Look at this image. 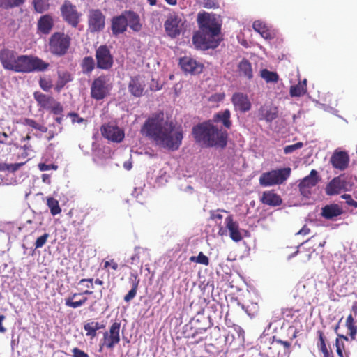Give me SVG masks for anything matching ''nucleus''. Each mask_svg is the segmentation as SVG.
<instances>
[{"instance_id": "nucleus-53", "label": "nucleus", "mask_w": 357, "mask_h": 357, "mask_svg": "<svg viewBox=\"0 0 357 357\" xmlns=\"http://www.w3.org/2000/svg\"><path fill=\"white\" fill-rule=\"evenodd\" d=\"M137 289L132 288L128 291V293L125 296L124 301L126 302H130L132 299H133L137 294Z\"/></svg>"}, {"instance_id": "nucleus-14", "label": "nucleus", "mask_w": 357, "mask_h": 357, "mask_svg": "<svg viewBox=\"0 0 357 357\" xmlns=\"http://www.w3.org/2000/svg\"><path fill=\"white\" fill-rule=\"evenodd\" d=\"M105 17L100 10H92L89 14V30L91 32H98L105 27Z\"/></svg>"}, {"instance_id": "nucleus-29", "label": "nucleus", "mask_w": 357, "mask_h": 357, "mask_svg": "<svg viewBox=\"0 0 357 357\" xmlns=\"http://www.w3.org/2000/svg\"><path fill=\"white\" fill-rule=\"evenodd\" d=\"M307 92V80L299 82L297 84L292 85L289 89V94L291 97H301Z\"/></svg>"}, {"instance_id": "nucleus-60", "label": "nucleus", "mask_w": 357, "mask_h": 357, "mask_svg": "<svg viewBox=\"0 0 357 357\" xmlns=\"http://www.w3.org/2000/svg\"><path fill=\"white\" fill-rule=\"evenodd\" d=\"M109 266H111V268L113 270H117L119 265L116 262L114 261V260H111L110 261H106L104 263V268H107Z\"/></svg>"}, {"instance_id": "nucleus-44", "label": "nucleus", "mask_w": 357, "mask_h": 357, "mask_svg": "<svg viewBox=\"0 0 357 357\" xmlns=\"http://www.w3.org/2000/svg\"><path fill=\"white\" fill-rule=\"evenodd\" d=\"M303 146V143L299 142H297L294 144L286 146L284 148V152L285 154H290V153H293L294 151H295L296 150L301 149Z\"/></svg>"}, {"instance_id": "nucleus-56", "label": "nucleus", "mask_w": 357, "mask_h": 357, "mask_svg": "<svg viewBox=\"0 0 357 357\" xmlns=\"http://www.w3.org/2000/svg\"><path fill=\"white\" fill-rule=\"evenodd\" d=\"M69 116L71 118V121H72L73 123H83L85 121V120L83 118L79 116V115L77 114L70 113Z\"/></svg>"}, {"instance_id": "nucleus-1", "label": "nucleus", "mask_w": 357, "mask_h": 357, "mask_svg": "<svg viewBox=\"0 0 357 357\" xmlns=\"http://www.w3.org/2000/svg\"><path fill=\"white\" fill-rule=\"evenodd\" d=\"M141 133L156 146L169 151L178 150L183 138L182 129L165 120L162 112L150 116L142 127Z\"/></svg>"}, {"instance_id": "nucleus-36", "label": "nucleus", "mask_w": 357, "mask_h": 357, "mask_svg": "<svg viewBox=\"0 0 357 357\" xmlns=\"http://www.w3.org/2000/svg\"><path fill=\"white\" fill-rule=\"evenodd\" d=\"M32 5L34 10L38 13H43L50 8L49 0H33Z\"/></svg>"}, {"instance_id": "nucleus-8", "label": "nucleus", "mask_w": 357, "mask_h": 357, "mask_svg": "<svg viewBox=\"0 0 357 357\" xmlns=\"http://www.w3.org/2000/svg\"><path fill=\"white\" fill-rule=\"evenodd\" d=\"M96 66L101 70H107L112 68L114 56L110 49L105 45H100L96 50Z\"/></svg>"}, {"instance_id": "nucleus-6", "label": "nucleus", "mask_w": 357, "mask_h": 357, "mask_svg": "<svg viewBox=\"0 0 357 357\" xmlns=\"http://www.w3.org/2000/svg\"><path fill=\"white\" fill-rule=\"evenodd\" d=\"M291 168L284 167L263 173L259 177L262 186H273L283 183L290 176Z\"/></svg>"}, {"instance_id": "nucleus-33", "label": "nucleus", "mask_w": 357, "mask_h": 357, "mask_svg": "<svg viewBox=\"0 0 357 357\" xmlns=\"http://www.w3.org/2000/svg\"><path fill=\"white\" fill-rule=\"evenodd\" d=\"M95 61L91 56H86L83 59L81 66L82 73L86 75L91 73L95 68Z\"/></svg>"}, {"instance_id": "nucleus-61", "label": "nucleus", "mask_w": 357, "mask_h": 357, "mask_svg": "<svg viewBox=\"0 0 357 357\" xmlns=\"http://www.w3.org/2000/svg\"><path fill=\"white\" fill-rule=\"evenodd\" d=\"M24 163L8 164V172H14L17 171Z\"/></svg>"}, {"instance_id": "nucleus-59", "label": "nucleus", "mask_w": 357, "mask_h": 357, "mask_svg": "<svg viewBox=\"0 0 357 357\" xmlns=\"http://www.w3.org/2000/svg\"><path fill=\"white\" fill-rule=\"evenodd\" d=\"M349 331V335L351 340H355L357 333V326L356 325L349 326L347 327Z\"/></svg>"}, {"instance_id": "nucleus-30", "label": "nucleus", "mask_w": 357, "mask_h": 357, "mask_svg": "<svg viewBox=\"0 0 357 357\" xmlns=\"http://www.w3.org/2000/svg\"><path fill=\"white\" fill-rule=\"evenodd\" d=\"M34 98L41 107L47 109H50L54 102L52 97L41 93H35Z\"/></svg>"}, {"instance_id": "nucleus-21", "label": "nucleus", "mask_w": 357, "mask_h": 357, "mask_svg": "<svg viewBox=\"0 0 357 357\" xmlns=\"http://www.w3.org/2000/svg\"><path fill=\"white\" fill-rule=\"evenodd\" d=\"M349 162V155L343 151L335 152L331 158L333 166L340 170H344L348 167Z\"/></svg>"}, {"instance_id": "nucleus-62", "label": "nucleus", "mask_w": 357, "mask_h": 357, "mask_svg": "<svg viewBox=\"0 0 357 357\" xmlns=\"http://www.w3.org/2000/svg\"><path fill=\"white\" fill-rule=\"evenodd\" d=\"M218 227H219V229H218V235L220 236H226L228 233V229L227 228V227L225 226V227H224L222 225H218Z\"/></svg>"}, {"instance_id": "nucleus-46", "label": "nucleus", "mask_w": 357, "mask_h": 357, "mask_svg": "<svg viewBox=\"0 0 357 357\" xmlns=\"http://www.w3.org/2000/svg\"><path fill=\"white\" fill-rule=\"evenodd\" d=\"M335 346L336 351L339 357H349L347 354H344V343L341 342L339 339L336 340Z\"/></svg>"}, {"instance_id": "nucleus-52", "label": "nucleus", "mask_w": 357, "mask_h": 357, "mask_svg": "<svg viewBox=\"0 0 357 357\" xmlns=\"http://www.w3.org/2000/svg\"><path fill=\"white\" fill-rule=\"evenodd\" d=\"M40 86L46 91H48L52 88V83L50 80L46 79H40Z\"/></svg>"}, {"instance_id": "nucleus-23", "label": "nucleus", "mask_w": 357, "mask_h": 357, "mask_svg": "<svg viewBox=\"0 0 357 357\" xmlns=\"http://www.w3.org/2000/svg\"><path fill=\"white\" fill-rule=\"evenodd\" d=\"M125 17L129 26L134 31H139L142 29V24L139 15L133 11H125Z\"/></svg>"}, {"instance_id": "nucleus-12", "label": "nucleus", "mask_w": 357, "mask_h": 357, "mask_svg": "<svg viewBox=\"0 0 357 357\" xmlns=\"http://www.w3.org/2000/svg\"><path fill=\"white\" fill-rule=\"evenodd\" d=\"M225 225L228 229L229 237L234 242H239L244 238V236H248V231L241 229L239 227V224L238 222L234 220L233 215H229L225 218Z\"/></svg>"}, {"instance_id": "nucleus-19", "label": "nucleus", "mask_w": 357, "mask_h": 357, "mask_svg": "<svg viewBox=\"0 0 357 357\" xmlns=\"http://www.w3.org/2000/svg\"><path fill=\"white\" fill-rule=\"evenodd\" d=\"M253 29L266 40H271L275 36V31L261 20H256L252 24Z\"/></svg>"}, {"instance_id": "nucleus-64", "label": "nucleus", "mask_w": 357, "mask_h": 357, "mask_svg": "<svg viewBox=\"0 0 357 357\" xmlns=\"http://www.w3.org/2000/svg\"><path fill=\"white\" fill-rule=\"evenodd\" d=\"M275 342L284 346V348L288 349L291 346V343L288 341H283L281 340H275Z\"/></svg>"}, {"instance_id": "nucleus-13", "label": "nucleus", "mask_w": 357, "mask_h": 357, "mask_svg": "<svg viewBox=\"0 0 357 357\" xmlns=\"http://www.w3.org/2000/svg\"><path fill=\"white\" fill-rule=\"evenodd\" d=\"M62 16L64 20L73 27H76L79 21L80 14L76 10L75 6H73L70 1H66L61 8Z\"/></svg>"}, {"instance_id": "nucleus-15", "label": "nucleus", "mask_w": 357, "mask_h": 357, "mask_svg": "<svg viewBox=\"0 0 357 357\" xmlns=\"http://www.w3.org/2000/svg\"><path fill=\"white\" fill-rule=\"evenodd\" d=\"M101 132L104 137L114 142H120L124 138V132L119 127L107 124L102 126Z\"/></svg>"}, {"instance_id": "nucleus-22", "label": "nucleus", "mask_w": 357, "mask_h": 357, "mask_svg": "<svg viewBox=\"0 0 357 357\" xmlns=\"http://www.w3.org/2000/svg\"><path fill=\"white\" fill-rule=\"evenodd\" d=\"M127 22L125 17L124 12L116 17H113L112 20V31L114 35H119L124 33L127 29Z\"/></svg>"}, {"instance_id": "nucleus-10", "label": "nucleus", "mask_w": 357, "mask_h": 357, "mask_svg": "<svg viewBox=\"0 0 357 357\" xmlns=\"http://www.w3.org/2000/svg\"><path fill=\"white\" fill-rule=\"evenodd\" d=\"M120 327L119 322H114L109 328V332H105L103 338L101 340L100 347H105L108 349H113L120 342Z\"/></svg>"}, {"instance_id": "nucleus-3", "label": "nucleus", "mask_w": 357, "mask_h": 357, "mask_svg": "<svg viewBox=\"0 0 357 357\" xmlns=\"http://www.w3.org/2000/svg\"><path fill=\"white\" fill-rule=\"evenodd\" d=\"M0 62L4 69L16 73H30L43 72L49 63L33 55H17L13 51L3 50L0 52Z\"/></svg>"}, {"instance_id": "nucleus-38", "label": "nucleus", "mask_w": 357, "mask_h": 357, "mask_svg": "<svg viewBox=\"0 0 357 357\" xmlns=\"http://www.w3.org/2000/svg\"><path fill=\"white\" fill-rule=\"evenodd\" d=\"M222 213H227V211L220 209L210 211V218L215 222V225H222V220L223 218Z\"/></svg>"}, {"instance_id": "nucleus-25", "label": "nucleus", "mask_w": 357, "mask_h": 357, "mask_svg": "<svg viewBox=\"0 0 357 357\" xmlns=\"http://www.w3.org/2000/svg\"><path fill=\"white\" fill-rule=\"evenodd\" d=\"M38 29L43 33L47 34L50 32L53 27V19L50 15H45L40 17L38 21Z\"/></svg>"}, {"instance_id": "nucleus-58", "label": "nucleus", "mask_w": 357, "mask_h": 357, "mask_svg": "<svg viewBox=\"0 0 357 357\" xmlns=\"http://www.w3.org/2000/svg\"><path fill=\"white\" fill-rule=\"evenodd\" d=\"M63 121V116H56L55 118V123H57V128L55 129V132L56 133H60L61 131H62V126H61V122Z\"/></svg>"}, {"instance_id": "nucleus-16", "label": "nucleus", "mask_w": 357, "mask_h": 357, "mask_svg": "<svg viewBox=\"0 0 357 357\" xmlns=\"http://www.w3.org/2000/svg\"><path fill=\"white\" fill-rule=\"evenodd\" d=\"M179 64L185 73L192 75L199 74L203 69V65L201 63L189 56L180 59Z\"/></svg>"}, {"instance_id": "nucleus-32", "label": "nucleus", "mask_w": 357, "mask_h": 357, "mask_svg": "<svg viewBox=\"0 0 357 357\" xmlns=\"http://www.w3.org/2000/svg\"><path fill=\"white\" fill-rule=\"evenodd\" d=\"M239 72L241 75L250 79L253 77L251 63L246 59H243L238 64Z\"/></svg>"}, {"instance_id": "nucleus-50", "label": "nucleus", "mask_w": 357, "mask_h": 357, "mask_svg": "<svg viewBox=\"0 0 357 357\" xmlns=\"http://www.w3.org/2000/svg\"><path fill=\"white\" fill-rule=\"evenodd\" d=\"M52 112L56 115L61 114L63 112V107L60 103L56 102L55 101L52 103V106L50 107Z\"/></svg>"}, {"instance_id": "nucleus-39", "label": "nucleus", "mask_w": 357, "mask_h": 357, "mask_svg": "<svg viewBox=\"0 0 357 357\" xmlns=\"http://www.w3.org/2000/svg\"><path fill=\"white\" fill-rule=\"evenodd\" d=\"M24 125L31 127L36 130H40L42 132H46L47 131V128L38 123L36 121L31 119H24Z\"/></svg>"}, {"instance_id": "nucleus-51", "label": "nucleus", "mask_w": 357, "mask_h": 357, "mask_svg": "<svg viewBox=\"0 0 357 357\" xmlns=\"http://www.w3.org/2000/svg\"><path fill=\"white\" fill-rule=\"evenodd\" d=\"M57 168H58V167L53 164H50V165H47L45 163H39L38 164V169L42 172L49 171L50 169L56 170Z\"/></svg>"}, {"instance_id": "nucleus-45", "label": "nucleus", "mask_w": 357, "mask_h": 357, "mask_svg": "<svg viewBox=\"0 0 357 357\" xmlns=\"http://www.w3.org/2000/svg\"><path fill=\"white\" fill-rule=\"evenodd\" d=\"M84 304V301H73L72 298H67L65 300V305L73 308H77Z\"/></svg>"}, {"instance_id": "nucleus-9", "label": "nucleus", "mask_w": 357, "mask_h": 357, "mask_svg": "<svg viewBox=\"0 0 357 357\" xmlns=\"http://www.w3.org/2000/svg\"><path fill=\"white\" fill-rule=\"evenodd\" d=\"M110 90L109 84L107 83L105 76H100L95 79L91 86V96L96 100L104 99Z\"/></svg>"}, {"instance_id": "nucleus-47", "label": "nucleus", "mask_w": 357, "mask_h": 357, "mask_svg": "<svg viewBox=\"0 0 357 357\" xmlns=\"http://www.w3.org/2000/svg\"><path fill=\"white\" fill-rule=\"evenodd\" d=\"M49 237L48 234H44L43 236L38 237L35 243V247L36 248H42L46 243L47 238Z\"/></svg>"}, {"instance_id": "nucleus-4", "label": "nucleus", "mask_w": 357, "mask_h": 357, "mask_svg": "<svg viewBox=\"0 0 357 357\" xmlns=\"http://www.w3.org/2000/svg\"><path fill=\"white\" fill-rule=\"evenodd\" d=\"M192 134L196 142L206 146L224 148L227 145V133L225 130L208 121L195 126Z\"/></svg>"}, {"instance_id": "nucleus-28", "label": "nucleus", "mask_w": 357, "mask_h": 357, "mask_svg": "<svg viewBox=\"0 0 357 357\" xmlns=\"http://www.w3.org/2000/svg\"><path fill=\"white\" fill-rule=\"evenodd\" d=\"M230 116V111L225 109L215 114L213 116V121L215 123H222L225 128H229L231 126V122L229 119Z\"/></svg>"}, {"instance_id": "nucleus-27", "label": "nucleus", "mask_w": 357, "mask_h": 357, "mask_svg": "<svg viewBox=\"0 0 357 357\" xmlns=\"http://www.w3.org/2000/svg\"><path fill=\"white\" fill-rule=\"evenodd\" d=\"M259 114L261 119L271 122L278 116V109L275 107L263 106L260 108Z\"/></svg>"}, {"instance_id": "nucleus-49", "label": "nucleus", "mask_w": 357, "mask_h": 357, "mask_svg": "<svg viewBox=\"0 0 357 357\" xmlns=\"http://www.w3.org/2000/svg\"><path fill=\"white\" fill-rule=\"evenodd\" d=\"M129 282L132 284V288H138L139 278L136 273H131L129 278Z\"/></svg>"}, {"instance_id": "nucleus-11", "label": "nucleus", "mask_w": 357, "mask_h": 357, "mask_svg": "<svg viewBox=\"0 0 357 357\" xmlns=\"http://www.w3.org/2000/svg\"><path fill=\"white\" fill-rule=\"evenodd\" d=\"M318 181V172L315 169H312L310 174L303 178L299 183L301 195L306 198L310 197Z\"/></svg>"}, {"instance_id": "nucleus-26", "label": "nucleus", "mask_w": 357, "mask_h": 357, "mask_svg": "<svg viewBox=\"0 0 357 357\" xmlns=\"http://www.w3.org/2000/svg\"><path fill=\"white\" fill-rule=\"evenodd\" d=\"M261 201L264 204L273 206H279L282 203L280 197L271 190L264 192Z\"/></svg>"}, {"instance_id": "nucleus-54", "label": "nucleus", "mask_w": 357, "mask_h": 357, "mask_svg": "<svg viewBox=\"0 0 357 357\" xmlns=\"http://www.w3.org/2000/svg\"><path fill=\"white\" fill-rule=\"evenodd\" d=\"M341 197L346 200V203L348 205L357 207V202L352 199L350 195L344 194Z\"/></svg>"}, {"instance_id": "nucleus-35", "label": "nucleus", "mask_w": 357, "mask_h": 357, "mask_svg": "<svg viewBox=\"0 0 357 357\" xmlns=\"http://www.w3.org/2000/svg\"><path fill=\"white\" fill-rule=\"evenodd\" d=\"M103 327V325L95 321L89 322L84 326V328L86 331V335L91 337H94L96 335V331Z\"/></svg>"}, {"instance_id": "nucleus-18", "label": "nucleus", "mask_w": 357, "mask_h": 357, "mask_svg": "<svg viewBox=\"0 0 357 357\" xmlns=\"http://www.w3.org/2000/svg\"><path fill=\"white\" fill-rule=\"evenodd\" d=\"M231 102L236 110L242 112H248L251 108V103L246 94L237 92L234 93L231 98Z\"/></svg>"}, {"instance_id": "nucleus-43", "label": "nucleus", "mask_w": 357, "mask_h": 357, "mask_svg": "<svg viewBox=\"0 0 357 357\" xmlns=\"http://www.w3.org/2000/svg\"><path fill=\"white\" fill-rule=\"evenodd\" d=\"M24 0H0L1 6L8 8L18 6L22 4Z\"/></svg>"}, {"instance_id": "nucleus-40", "label": "nucleus", "mask_w": 357, "mask_h": 357, "mask_svg": "<svg viewBox=\"0 0 357 357\" xmlns=\"http://www.w3.org/2000/svg\"><path fill=\"white\" fill-rule=\"evenodd\" d=\"M146 252L145 250L142 248H135V254L130 257V264L132 265H138L140 263V256Z\"/></svg>"}, {"instance_id": "nucleus-42", "label": "nucleus", "mask_w": 357, "mask_h": 357, "mask_svg": "<svg viewBox=\"0 0 357 357\" xmlns=\"http://www.w3.org/2000/svg\"><path fill=\"white\" fill-rule=\"evenodd\" d=\"M190 260L191 261L196 262L197 264H203V265H208L209 264V259L208 258L203 254V252H199L198 256L195 257L192 256L190 257Z\"/></svg>"}, {"instance_id": "nucleus-31", "label": "nucleus", "mask_w": 357, "mask_h": 357, "mask_svg": "<svg viewBox=\"0 0 357 357\" xmlns=\"http://www.w3.org/2000/svg\"><path fill=\"white\" fill-rule=\"evenodd\" d=\"M73 80L71 74L66 70H60L58 72V80L56 85V89L60 91L67 83Z\"/></svg>"}, {"instance_id": "nucleus-5", "label": "nucleus", "mask_w": 357, "mask_h": 357, "mask_svg": "<svg viewBox=\"0 0 357 357\" xmlns=\"http://www.w3.org/2000/svg\"><path fill=\"white\" fill-rule=\"evenodd\" d=\"M185 22L183 14L176 12L169 13L164 23L167 35L172 38L178 36L184 30Z\"/></svg>"}, {"instance_id": "nucleus-7", "label": "nucleus", "mask_w": 357, "mask_h": 357, "mask_svg": "<svg viewBox=\"0 0 357 357\" xmlns=\"http://www.w3.org/2000/svg\"><path fill=\"white\" fill-rule=\"evenodd\" d=\"M70 44V38L63 33L56 32L49 40V50L55 56H61L67 52Z\"/></svg>"}, {"instance_id": "nucleus-2", "label": "nucleus", "mask_w": 357, "mask_h": 357, "mask_svg": "<svg viewBox=\"0 0 357 357\" xmlns=\"http://www.w3.org/2000/svg\"><path fill=\"white\" fill-rule=\"evenodd\" d=\"M197 22L199 30L192 37V43L196 48L207 50L217 47L221 29L219 17L209 13H199Z\"/></svg>"}, {"instance_id": "nucleus-34", "label": "nucleus", "mask_w": 357, "mask_h": 357, "mask_svg": "<svg viewBox=\"0 0 357 357\" xmlns=\"http://www.w3.org/2000/svg\"><path fill=\"white\" fill-rule=\"evenodd\" d=\"M260 76L267 83H276L279 79V76L275 72L267 69L261 70Z\"/></svg>"}, {"instance_id": "nucleus-41", "label": "nucleus", "mask_w": 357, "mask_h": 357, "mask_svg": "<svg viewBox=\"0 0 357 357\" xmlns=\"http://www.w3.org/2000/svg\"><path fill=\"white\" fill-rule=\"evenodd\" d=\"M319 347L320 351L323 353L324 357H333L328 350L324 341V335L321 332H319Z\"/></svg>"}, {"instance_id": "nucleus-57", "label": "nucleus", "mask_w": 357, "mask_h": 357, "mask_svg": "<svg viewBox=\"0 0 357 357\" xmlns=\"http://www.w3.org/2000/svg\"><path fill=\"white\" fill-rule=\"evenodd\" d=\"M224 98H225V95L223 93H215V94L212 95L210 97L209 100L211 101L218 102L222 101L224 100Z\"/></svg>"}, {"instance_id": "nucleus-48", "label": "nucleus", "mask_w": 357, "mask_h": 357, "mask_svg": "<svg viewBox=\"0 0 357 357\" xmlns=\"http://www.w3.org/2000/svg\"><path fill=\"white\" fill-rule=\"evenodd\" d=\"M202 3L206 8H216L219 6L217 0H202Z\"/></svg>"}, {"instance_id": "nucleus-37", "label": "nucleus", "mask_w": 357, "mask_h": 357, "mask_svg": "<svg viewBox=\"0 0 357 357\" xmlns=\"http://www.w3.org/2000/svg\"><path fill=\"white\" fill-rule=\"evenodd\" d=\"M47 205L50 209L52 215H58L61 212L59 202L53 197H47Z\"/></svg>"}, {"instance_id": "nucleus-55", "label": "nucleus", "mask_w": 357, "mask_h": 357, "mask_svg": "<svg viewBox=\"0 0 357 357\" xmlns=\"http://www.w3.org/2000/svg\"><path fill=\"white\" fill-rule=\"evenodd\" d=\"M73 357H89V355L84 351L78 348H74L72 350Z\"/></svg>"}, {"instance_id": "nucleus-20", "label": "nucleus", "mask_w": 357, "mask_h": 357, "mask_svg": "<svg viewBox=\"0 0 357 357\" xmlns=\"http://www.w3.org/2000/svg\"><path fill=\"white\" fill-rule=\"evenodd\" d=\"M145 88L144 79L139 77H131L128 84L129 92L135 97H140L143 95Z\"/></svg>"}, {"instance_id": "nucleus-24", "label": "nucleus", "mask_w": 357, "mask_h": 357, "mask_svg": "<svg viewBox=\"0 0 357 357\" xmlns=\"http://www.w3.org/2000/svg\"><path fill=\"white\" fill-rule=\"evenodd\" d=\"M342 213V210L337 204L326 205L321 211V215L328 220H333Z\"/></svg>"}, {"instance_id": "nucleus-17", "label": "nucleus", "mask_w": 357, "mask_h": 357, "mask_svg": "<svg viewBox=\"0 0 357 357\" xmlns=\"http://www.w3.org/2000/svg\"><path fill=\"white\" fill-rule=\"evenodd\" d=\"M347 189V182L344 176L334 178L326 187V192L328 195H337L342 190Z\"/></svg>"}, {"instance_id": "nucleus-63", "label": "nucleus", "mask_w": 357, "mask_h": 357, "mask_svg": "<svg viewBox=\"0 0 357 357\" xmlns=\"http://www.w3.org/2000/svg\"><path fill=\"white\" fill-rule=\"evenodd\" d=\"M310 230L306 226H304L299 231L296 233L297 235H307L310 233Z\"/></svg>"}]
</instances>
